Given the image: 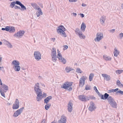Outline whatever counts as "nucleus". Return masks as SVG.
Wrapping results in <instances>:
<instances>
[{"instance_id": "nucleus-1", "label": "nucleus", "mask_w": 123, "mask_h": 123, "mask_svg": "<svg viewBox=\"0 0 123 123\" xmlns=\"http://www.w3.org/2000/svg\"><path fill=\"white\" fill-rule=\"evenodd\" d=\"M34 90L37 94L36 100L37 101H39L44 97H45L46 94L43 92L42 93L41 90L39 88V85L38 83H36L34 87Z\"/></svg>"}, {"instance_id": "nucleus-2", "label": "nucleus", "mask_w": 123, "mask_h": 123, "mask_svg": "<svg viewBox=\"0 0 123 123\" xmlns=\"http://www.w3.org/2000/svg\"><path fill=\"white\" fill-rule=\"evenodd\" d=\"M65 28L62 25H60L56 29L57 33L60 34L62 36L64 37L67 36L65 32Z\"/></svg>"}, {"instance_id": "nucleus-3", "label": "nucleus", "mask_w": 123, "mask_h": 123, "mask_svg": "<svg viewBox=\"0 0 123 123\" xmlns=\"http://www.w3.org/2000/svg\"><path fill=\"white\" fill-rule=\"evenodd\" d=\"M107 99L109 103L112 107L115 108L117 107V104L112 97H108Z\"/></svg>"}, {"instance_id": "nucleus-4", "label": "nucleus", "mask_w": 123, "mask_h": 123, "mask_svg": "<svg viewBox=\"0 0 123 123\" xmlns=\"http://www.w3.org/2000/svg\"><path fill=\"white\" fill-rule=\"evenodd\" d=\"M72 82H65L62 84V86H61V88L65 89L68 88L69 90H71L72 89V88L71 86H72Z\"/></svg>"}, {"instance_id": "nucleus-5", "label": "nucleus", "mask_w": 123, "mask_h": 123, "mask_svg": "<svg viewBox=\"0 0 123 123\" xmlns=\"http://www.w3.org/2000/svg\"><path fill=\"white\" fill-rule=\"evenodd\" d=\"M75 31L76 34L79 36L80 38L84 39L85 38V36L83 35L82 32L80 31L79 29L77 28Z\"/></svg>"}, {"instance_id": "nucleus-6", "label": "nucleus", "mask_w": 123, "mask_h": 123, "mask_svg": "<svg viewBox=\"0 0 123 123\" xmlns=\"http://www.w3.org/2000/svg\"><path fill=\"white\" fill-rule=\"evenodd\" d=\"M58 54L57 55V57L58 58L60 61L63 64H65L66 63V61L65 59L63 57L62 55L60 53V52L59 51V50H57Z\"/></svg>"}, {"instance_id": "nucleus-7", "label": "nucleus", "mask_w": 123, "mask_h": 123, "mask_svg": "<svg viewBox=\"0 0 123 123\" xmlns=\"http://www.w3.org/2000/svg\"><path fill=\"white\" fill-rule=\"evenodd\" d=\"M96 38L94 39L95 42H98L101 40L103 37L102 33L99 32L97 33L96 34Z\"/></svg>"}, {"instance_id": "nucleus-8", "label": "nucleus", "mask_w": 123, "mask_h": 123, "mask_svg": "<svg viewBox=\"0 0 123 123\" xmlns=\"http://www.w3.org/2000/svg\"><path fill=\"white\" fill-rule=\"evenodd\" d=\"M25 32L24 31H19L15 33L13 35L14 36L18 38H21L23 36Z\"/></svg>"}, {"instance_id": "nucleus-9", "label": "nucleus", "mask_w": 123, "mask_h": 123, "mask_svg": "<svg viewBox=\"0 0 123 123\" xmlns=\"http://www.w3.org/2000/svg\"><path fill=\"white\" fill-rule=\"evenodd\" d=\"M34 55L35 59L37 61H39L41 58V54L38 51H34Z\"/></svg>"}, {"instance_id": "nucleus-10", "label": "nucleus", "mask_w": 123, "mask_h": 123, "mask_svg": "<svg viewBox=\"0 0 123 123\" xmlns=\"http://www.w3.org/2000/svg\"><path fill=\"white\" fill-rule=\"evenodd\" d=\"M87 77L86 76H83L81 77L80 79L79 86L82 87L85 84V80H86Z\"/></svg>"}, {"instance_id": "nucleus-11", "label": "nucleus", "mask_w": 123, "mask_h": 123, "mask_svg": "<svg viewBox=\"0 0 123 123\" xmlns=\"http://www.w3.org/2000/svg\"><path fill=\"white\" fill-rule=\"evenodd\" d=\"M24 108L22 107L16 111L13 114V116L14 117H17L20 115L22 112Z\"/></svg>"}, {"instance_id": "nucleus-12", "label": "nucleus", "mask_w": 123, "mask_h": 123, "mask_svg": "<svg viewBox=\"0 0 123 123\" xmlns=\"http://www.w3.org/2000/svg\"><path fill=\"white\" fill-rule=\"evenodd\" d=\"M19 107V102L17 99H16L14 103L13 104L12 108L13 110L18 109Z\"/></svg>"}, {"instance_id": "nucleus-13", "label": "nucleus", "mask_w": 123, "mask_h": 123, "mask_svg": "<svg viewBox=\"0 0 123 123\" xmlns=\"http://www.w3.org/2000/svg\"><path fill=\"white\" fill-rule=\"evenodd\" d=\"M79 99L83 101H86L89 99V97L85 96L83 95H81L78 96Z\"/></svg>"}, {"instance_id": "nucleus-14", "label": "nucleus", "mask_w": 123, "mask_h": 123, "mask_svg": "<svg viewBox=\"0 0 123 123\" xmlns=\"http://www.w3.org/2000/svg\"><path fill=\"white\" fill-rule=\"evenodd\" d=\"M97 94H98L99 97L101 98V99H107L109 96V95L107 93H105L104 95L101 94L99 93H99Z\"/></svg>"}, {"instance_id": "nucleus-15", "label": "nucleus", "mask_w": 123, "mask_h": 123, "mask_svg": "<svg viewBox=\"0 0 123 123\" xmlns=\"http://www.w3.org/2000/svg\"><path fill=\"white\" fill-rule=\"evenodd\" d=\"M95 109V107L94 105V103L92 102H91L88 108L89 110L91 111H93Z\"/></svg>"}, {"instance_id": "nucleus-16", "label": "nucleus", "mask_w": 123, "mask_h": 123, "mask_svg": "<svg viewBox=\"0 0 123 123\" xmlns=\"http://www.w3.org/2000/svg\"><path fill=\"white\" fill-rule=\"evenodd\" d=\"M68 111L70 112L73 110V104L71 102H69L68 104Z\"/></svg>"}, {"instance_id": "nucleus-17", "label": "nucleus", "mask_w": 123, "mask_h": 123, "mask_svg": "<svg viewBox=\"0 0 123 123\" xmlns=\"http://www.w3.org/2000/svg\"><path fill=\"white\" fill-rule=\"evenodd\" d=\"M7 29V31H8L10 33H13L15 31V28L13 26H8Z\"/></svg>"}, {"instance_id": "nucleus-18", "label": "nucleus", "mask_w": 123, "mask_h": 123, "mask_svg": "<svg viewBox=\"0 0 123 123\" xmlns=\"http://www.w3.org/2000/svg\"><path fill=\"white\" fill-rule=\"evenodd\" d=\"M11 64L12 65L13 68V67H15L19 65L20 63L18 61L14 60L12 62Z\"/></svg>"}, {"instance_id": "nucleus-19", "label": "nucleus", "mask_w": 123, "mask_h": 123, "mask_svg": "<svg viewBox=\"0 0 123 123\" xmlns=\"http://www.w3.org/2000/svg\"><path fill=\"white\" fill-rule=\"evenodd\" d=\"M102 75L104 78V79L106 81H109L111 80V77L109 75L105 74H102Z\"/></svg>"}, {"instance_id": "nucleus-20", "label": "nucleus", "mask_w": 123, "mask_h": 123, "mask_svg": "<svg viewBox=\"0 0 123 123\" xmlns=\"http://www.w3.org/2000/svg\"><path fill=\"white\" fill-rule=\"evenodd\" d=\"M37 10V11L36 14L37 17H39L41 15L43 14V12L40 8H38Z\"/></svg>"}, {"instance_id": "nucleus-21", "label": "nucleus", "mask_w": 123, "mask_h": 123, "mask_svg": "<svg viewBox=\"0 0 123 123\" xmlns=\"http://www.w3.org/2000/svg\"><path fill=\"white\" fill-rule=\"evenodd\" d=\"M66 118L64 116H62L60 120L58 121L59 123H66Z\"/></svg>"}, {"instance_id": "nucleus-22", "label": "nucleus", "mask_w": 123, "mask_h": 123, "mask_svg": "<svg viewBox=\"0 0 123 123\" xmlns=\"http://www.w3.org/2000/svg\"><path fill=\"white\" fill-rule=\"evenodd\" d=\"M51 56H57L56 52V49L54 48H53L51 50Z\"/></svg>"}, {"instance_id": "nucleus-23", "label": "nucleus", "mask_w": 123, "mask_h": 123, "mask_svg": "<svg viewBox=\"0 0 123 123\" xmlns=\"http://www.w3.org/2000/svg\"><path fill=\"white\" fill-rule=\"evenodd\" d=\"M106 19V17L105 16H102L100 19V23L103 25Z\"/></svg>"}, {"instance_id": "nucleus-24", "label": "nucleus", "mask_w": 123, "mask_h": 123, "mask_svg": "<svg viewBox=\"0 0 123 123\" xmlns=\"http://www.w3.org/2000/svg\"><path fill=\"white\" fill-rule=\"evenodd\" d=\"M17 5H19L21 7V10L23 11L26 10V8L22 4L20 1L17 2Z\"/></svg>"}, {"instance_id": "nucleus-25", "label": "nucleus", "mask_w": 123, "mask_h": 123, "mask_svg": "<svg viewBox=\"0 0 123 123\" xmlns=\"http://www.w3.org/2000/svg\"><path fill=\"white\" fill-rule=\"evenodd\" d=\"M119 51L117 49L116 47L114 49L113 53L114 56L117 57L119 54Z\"/></svg>"}, {"instance_id": "nucleus-26", "label": "nucleus", "mask_w": 123, "mask_h": 123, "mask_svg": "<svg viewBox=\"0 0 123 123\" xmlns=\"http://www.w3.org/2000/svg\"><path fill=\"white\" fill-rule=\"evenodd\" d=\"M52 98V97L51 96H49L44 99V103L47 104L49 102L50 100Z\"/></svg>"}, {"instance_id": "nucleus-27", "label": "nucleus", "mask_w": 123, "mask_h": 123, "mask_svg": "<svg viewBox=\"0 0 123 123\" xmlns=\"http://www.w3.org/2000/svg\"><path fill=\"white\" fill-rule=\"evenodd\" d=\"M0 87L2 89L3 91L8 90V87L6 85L4 84L2 86H0Z\"/></svg>"}, {"instance_id": "nucleus-28", "label": "nucleus", "mask_w": 123, "mask_h": 123, "mask_svg": "<svg viewBox=\"0 0 123 123\" xmlns=\"http://www.w3.org/2000/svg\"><path fill=\"white\" fill-rule=\"evenodd\" d=\"M31 5L34 9L36 10L38 9V8H40L35 3H33L31 4Z\"/></svg>"}, {"instance_id": "nucleus-29", "label": "nucleus", "mask_w": 123, "mask_h": 123, "mask_svg": "<svg viewBox=\"0 0 123 123\" xmlns=\"http://www.w3.org/2000/svg\"><path fill=\"white\" fill-rule=\"evenodd\" d=\"M86 28V26L85 24L83 23L81 25V29L82 31L84 32L85 31V29Z\"/></svg>"}, {"instance_id": "nucleus-30", "label": "nucleus", "mask_w": 123, "mask_h": 123, "mask_svg": "<svg viewBox=\"0 0 123 123\" xmlns=\"http://www.w3.org/2000/svg\"><path fill=\"white\" fill-rule=\"evenodd\" d=\"M13 68L15 71L18 72L20 70V67L19 65H18L15 67H13Z\"/></svg>"}, {"instance_id": "nucleus-31", "label": "nucleus", "mask_w": 123, "mask_h": 123, "mask_svg": "<svg viewBox=\"0 0 123 123\" xmlns=\"http://www.w3.org/2000/svg\"><path fill=\"white\" fill-rule=\"evenodd\" d=\"M17 2H19V1H17L16 2L14 1L11 2L10 5V7L12 8H13L14 6H15V4H17Z\"/></svg>"}, {"instance_id": "nucleus-32", "label": "nucleus", "mask_w": 123, "mask_h": 123, "mask_svg": "<svg viewBox=\"0 0 123 123\" xmlns=\"http://www.w3.org/2000/svg\"><path fill=\"white\" fill-rule=\"evenodd\" d=\"M6 92V91H3L2 89L0 87V93L1 95L4 97H5V95L4 93Z\"/></svg>"}, {"instance_id": "nucleus-33", "label": "nucleus", "mask_w": 123, "mask_h": 123, "mask_svg": "<svg viewBox=\"0 0 123 123\" xmlns=\"http://www.w3.org/2000/svg\"><path fill=\"white\" fill-rule=\"evenodd\" d=\"M72 70L73 69L72 68L68 67H66L65 69V71L67 73L69 72L70 71Z\"/></svg>"}, {"instance_id": "nucleus-34", "label": "nucleus", "mask_w": 123, "mask_h": 123, "mask_svg": "<svg viewBox=\"0 0 123 123\" xmlns=\"http://www.w3.org/2000/svg\"><path fill=\"white\" fill-rule=\"evenodd\" d=\"M103 58L105 60L107 61H110L111 60V57H110L109 56H104Z\"/></svg>"}, {"instance_id": "nucleus-35", "label": "nucleus", "mask_w": 123, "mask_h": 123, "mask_svg": "<svg viewBox=\"0 0 123 123\" xmlns=\"http://www.w3.org/2000/svg\"><path fill=\"white\" fill-rule=\"evenodd\" d=\"M52 58V60L54 62H56L57 60V56H51Z\"/></svg>"}, {"instance_id": "nucleus-36", "label": "nucleus", "mask_w": 123, "mask_h": 123, "mask_svg": "<svg viewBox=\"0 0 123 123\" xmlns=\"http://www.w3.org/2000/svg\"><path fill=\"white\" fill-rule=\"evenodd\" d=\"M51 105L50 104H47L45 106V108L46 110H48L50 107Z\"/></svg>"}, {"instance_id": "nucleus-37", "label": "nucleus", "mask_w": 123, "mask_h": 123, "mask_svg": "<svg viewBox=\"0 0 123 123\" xmlns=\"http://www.w3.org/2000/svg\"><path fill=\"white\" fill-rule=\"evenodd\" d=\"M93 74L92 73L89 76V80L90 81H91L92 80L93 78Z\"/></svg>"}, {"instance_id": "nucleus-38", "label": "nucleus", "mask_w": 123, "mask_h": 123, "mask_svg": "<svg viewBox=\"0 0 123 123\" xmlns=\"http://www.w3.org/2000/svg\"><path fill=\"white\" fill-rule=\"evenodd\" d=\"M116 94L117 95H118V94L123 95V91H122L121 90L118 91L116 92Z\"/></svg>"}, {"instance_id": "nucleus-39", "label": "nucleus", "mask_w": 123, "mask_h": 123, "mask_svg": "<svg viewBox=\"0 0 123 123\" xmlns=\"http://www.w3.org/2000/svg\"><path fill=\"white\" fill-rule=\"evenodd\" d=\"M123 72V70H118L116 71V73L118 74H120Z\"/></svg>"}, {"instance_id": "nucleus-40", "label": "nucleus", "mask_w": 123, "mask_h": 123, "mask_svg": "<svg viewBox=\"0 0 123 123\" xmlns=\"http://www.w3.org/2000/svg\"><path fill=\"white\" fill-rule=\"evenodd\" d=\"M76 72L78 73H82V71L79 68H77L76 70Z\"/></svg>"}, {"instance_id": "nucleus-41", "label": "nucleus", "mask_w": 123, "mask_h": 123, "mask_svg": "<svg viewBox=\"0 0 123 123\" xmlns=\"http://www.w3.org/2000/svg\"><path fill=\"white\" fill-rule=\"evenodd\" d=\"M8 47L11 48L12 47V46L11 43L9 42L6 44Z\"/></svg>"}, {"instance_id": "nucleus-42", "label": "nucleus", "mask_w": 123, "mask_h": 123, "mask_svg": "<svg viewBox=\"0 0 123 123\" xmlns=\"http://www.w3.org/2000/svg\"><path fill=\"white\" fill-rule=\"evenodd\" d=\"M117 84L118 86L119 87L120 85L121 84L120 81L118 80L117 81Z\"/></svg>"}, {"instance_id": "nucleus-43", "label": "nucleus", "mask_w": 123, "mask_h": 123, "mask_svg": "<svg viewBox=\"0 0 123 123\" xmlns=\"http://www.w3.org/2000/svg\"><path fill=\"white\" fill-rule=\"evenodd\" d=\"M93 89L94 90H95L97 93H99V92L96 86H95L94 87Z\"/></svg>"}, {"instance_id": "nucleus-44", "label": "nucleus", "mask_w": 123, "mask_h": 123, "mask_svg": "<svg viewBox=\"0 0 123 123\" xmlns=\"http://www.w3.org/2000/svg\"><path fill=\"white\" fill-rule=\"evenodd\" d=\"M107 92L109 93L113 92V89H111L107 91Z\"/></svg>"}, {"instance_id": "nucleus-45", "label": "nucleus", "mask_w": 123, "mask_h": 123, "mask_svg": "<svg viewBox=\"0 0 123 123\" xmlns=\"http://www.w3.org/2000/svg\"><path fill=\"white\" fill-rule=\"evenodd\" d=\"M119 38L120 39H122L123 37V33H120L119 34Z\"/></svg>"}, {"instance_id": "nucleus-46", "label": "nucleus", "mask_w": 123, "mask_h": 123, "mask_svg": "<svg viewBox=\"0 0 123 123\" xmlns=\"http://www.w3.org/2000/svg\"><path fill=\"white\" fill-rule=\"evenodd\" d=\"M2 41L4 43V44L6 45L7 44V43L8 42H9L8 41H7V40L5 39H3Z\"/></svg>"}, {"instance_id": "nucleus-47", "label": "nucleus", "mask_w": 123, "mask_h": 123, "mask_svg": "<svg viewBox=\"0 0 123 123\" xmlns=\"http://www.w3.org/2000/svg\"><path fill=\"white\" fill-rule=\"evenodd\" d=\"M14 8L15 9H17L18 8L20 9L21 10V8L20 7V6L16 5L14 6Z\"/></svg>"}, {"instance_id": "nucleus-48", "label": "nucleus", "mask_w": 123, "mask_h": 123, "mask_svg": "<svg viewBox=\"0 0 123 123\" xmlns=\"http://www.w3.org/2000/svg\"><path fill=\"white\" fill-rule=\"evenodd\" d=\"M7 27L8 26H6L5 28H2L1 29V30L3 31L5 30L7 31L8 30Z\"/></svg>"}, {"instance_id": "nucleus-49", "label": "nucleus", "mask_w": 123, "mask_h": 123, "mask_svg": "<svg viewBox=\"0 0 123 123\" xmlns=\"http://www.w3.org/2000/svg\"><path fill=\"white\" fill-rule=\"evenodd\" d=\"M46 121V119H42V121L40 123H45Z\"/></svg>"}, {"instance_id": "nucleus-50", "label": "nucleus", "mask_w": 123, "mask_h": 123, "mask_svg": "<svg viewBox=\"0 0 123 123\" xmlns=\"http://www.w3.org/2000/svg\"><path fill=\"white\" fill-rule=\"evenodd\" d=\"M85 89L86 90H89L90 89V87L88 86H86L85 87Z\"/></svg>"}, {"instance_id": "nucleus-51", "label": "nucleus", "mask_w": 123, "mask_h": 123, "mask_svg": "<svg viewBox=\"0 0 123 123\" xmlns=\"http://www.w3.org/2000/svg\"><path fill=\"white\" fill-rule=\"evenodd\" d=\"M110 32H111L112 33H114L115 31V29H113L112 30H110L109 31Z\"/></svg>"}, {"instance_id": "nucleus-52", "label": "nucleus", "mask_w": 123, "mask_h": 123, "mask_svg": "<svg viewBox=\"0 0 123 123\" xmlns=\"http://www.w3.org/2000/svg\"><path fill=\"white\" fill-rule=\"evenodd\" d=\"M63 46L64 47L63 49L64 50L66 49H67V48H68V46H67V45H64Z\"/></svg>"}, {"instance_id": "nucleus-53", "label": "nucleus", "mask_w": 123, "mask_h": 123, "mask_svg": "<svg viewBox=\"0 0 123 123\" xmlns=\"http://www.w3.org/2000/svg\"><path fill=\"white\" fill-rule=\"evenodd\" d=\"M119 90L118 88H116L115 89H113V92H116L117 91H118V90Z\"/></svg>"}, {"instance_id": "nucleus-54", "label": "nucleus", "mask_w": 123, "mask_h": 123, "mask_svg": "<svg viewBox=\"0 0 123 123\" xmlns=\"http://www.w3.org/2000/svg\"><path fill=\"white\" fill-rule=\"evenodd\" d=\"M77 0H69V2H76Z\"/></svg>"}, {"instance_id": "nucleus-55", "label": "nucleus", "mask_w": 123, "mask_h": 123, "mask_svg": "<svg viewBox=\"0 0 123 123\" xmlns=\"http://www.w3.org/2000/svg\"><path fill=\"white\" fill-rule=\"evenodd\" d=\"M82 18H83L84 16V15L82 13H80L79 14Z\"/></svg>"}, {"instance_id": "nucleus-56", "label": "nucleus", "mask_w": 123, "mask_h": 123, "mask_svg": "<svg viewBox=\"0 0 123 123\" xmlns=\"http://www.w3.org/2000/svg\"><path fill=\"white\" fill-rule=\"evenodd\" d=\"M82 6L83 7H85L87 6V5L83 3L82 4Z\"/></svg>"}, {"instance_id": "nucleus-57", "label": "nucleus", "mask_w": 123, "mask_h": 123, "mask_svg": "<svg viewBox=\"0 0 123 123\" xmlns=\"http://www.w3.org/2000/svg\"><path fill=\"white\" fill-rule=\"evenodd\" d=\"M51 40L53 41L54 42L55 40V38H51Z\"/></svg>"}, {"instance_id": "nucleus-58", "label": "nucleus", "mask_w": 123, "mask_h": 123, "mask_svg": "<svg viewBox=\"0 0 123 123\" xmlns=\"http://www.w3.org/2000/svg\"><path fill=\"white\" fill-rule=\"evenodd\" d=\"M0 85H1V86H2L3 85L2 82L0 79Z\"/></svg>"}, {"instance_id": "nucleus-59", "label": "nucleus", "mask_w": 123, "mask_h": 123, "mask_svg": "<svg viewBox=\"0 0 123 123\" xmlns=\"http://www.w3.org/2000/svg\"><path fill=\"white\" fill-rule=\"evenodd\" d=\"M0 56H1L0 55V63L1 62L2 60V57H1Z\"/></svg>"}, {"instance_id": "nucleus-60", "label": "nucleus", "mask_w": 123, "mask_h": 123, "mask_svg": "<svg viewBox=\"0 0 123 123\" xmlns=\"http://www.w3.org/2000/svg\"><path fill=\"white\" fill-rule=\"evenodd\" d=\"M119 87H122L123 88V85L122 84H121Z\"/></svg>"}, {"instance_id": "nucleus-61", "label": "nucleus", "mask_w": 123, "mask_h": 123, "mask_svg": "<svg viewBox=\"0 0 123 123\" xmlns=\"http://www.w3.org/2000/svg\"><path fill=\"white\" fill-rule=\"evenodd\" d=\"M73 15L75 16H76L77 15V14L76 13H73Z\"/></svg>"}, {"instance_id": "nucleus-62", "label": "nucleus", "mask_w": 123, "mask_h": 123, "mask_svg": "<svg viewBox=\"0 0 123 123\" xmlns=\"http://www.w3.org/2000/svg\"><path fill=\"white\" fill-rule=\"evenodd\" d=\"M41 85L42 86H43L44 87L45 86V85L43 84H41Z\"/></svg>"}, {"instance_id": "nucleus-63", "label": "nucleus", "mask_w": 123, "mask_h": 123, "mask_svg": "<svg viewBox=\"0 0 123 123\" xmlns=\"http://www.w3.org/2000/svg\"><path fill=\"white\" fill-rule=\"evenodd\" d=\"M121 6L122 7V8L123 9V4H122L121 5Z\"/></svg>"}, {"instance_id": "nucleus-64", "label": "nucleus", "mask_w": 123, "mask_h": 123, "mask_svg": "<svg viewBox=\"0 0 123 123\" xmlns=\"http://www.w3.org/2000/svg\"><path fill=\"white\" fill-rule=\"evenodd\" d=\"M2 43L1 42H0V45H1L2 44Z\"/></svg>"}]
</instances>
